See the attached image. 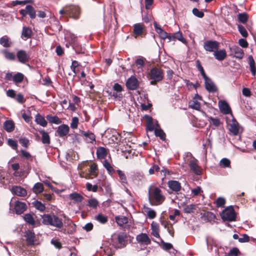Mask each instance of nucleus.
<instances>
[{
  "label": "nucleus",
  "instance_id": "nucleus-44",
  "mask_svg": "<svg viewBox=\"0 0 256 256\" xmlns=\"http://www.w3.org/2000/svg\"><path fill=\"white\" fill-rule=\"evenodd\" d=\"M2 52L4 54V57L6 60H12L16 58V56L14 53L10 52L6 50H3Z\"/></svg>",
  "mask_w": 256,
  "mask_h": 256
},
{
  "label": "nucleus",
  "instance_id": "nucleus-48",
  "mask_svg": "<svg viewBox=\"0 0 256 256\" xmlns=\"http://www.w3.org/2000/svg\"><path fill=\"white\" fill-rule=\"evenodd\" d=\"M24 220L30 224H34L35 220L31 214H26L24 216Z\"/></svg>",
  "mask_w": 256,
  "mask_h": 256
},
{
  "label": "nucleus",
  "instance_id": "nucleus-10",
  "mask_svg": "<svg viewBox=\"0 0 256 256\" xmlns=\"http://www.w3.org/2000/svg\"><path fill=\"white\" fill-rule=\"evenodd\" d=\"M126 234L125 232H120L118 234L117 237L118 242L113 240V246L116 248H122L125 246Z\"/></svg>",
  "mask_w": 256,
  "mask_h": 256
},
{
  "label": "nucleus",
  "instance_id": "nucleus-42",
  "mask_svg": "<svg viewBox=\"0 0 256 256\" xmlns=\"http://www.w3.org/2000/svg\"><path fill=\"white\" fill-rule=\"evenodd\" d=\"M238 20L240 22L245 24L248 20V14L246 12L238 14Z\"/></svg>",
  "mask_w": 256,
  "mask_h": 256
},
{
  "label": "nucleus",
  "instance_id": "nucleus-47",
  "mask_svg": "<svg viewBox=\"0 0 256 256\" xmlns=\"http://www.w3.org/2000/svg\"><path fill=\"white\" fill-rule=\"evenodd\" d=\"M24 75L20 72H18L12 78V80L15 83H20L24 80Z\"/></svg>",
  "mask_w": 256,
  "mask_h": 256
},
{
  "label": "nucleus",
  "instance_id": "nucleus-52",
  "mask_svg": "<svg viewBox=\"0 0 256 256\" xmlns=\"http://www.w3.org/2000/svg\"><path fill=\"white\" fill-rule=\"evenodd\" d=\"M220 164L224 168H229L230 166V161L227 158H223L220 160Z\"/></svg>",
  "mask_w": 256,
  "mask_h": 256
},
{
  "label": "nucleus",
  "instance_id": "nucleus-49",
  "mask_svg": "<svg viewBox=\"0 0 256 256\" xmlns=\"http://www.w3.org/2000/svg\"><path fill=\"white\" fill-rule=\"evenodd\" d=\"M86 188L88 191L96 192L98 190V186L96 184L92 185L90 182H87L86 184Z\"/></svg>",
  "mask_w": 256,
  "mask_h": 256
},
{
  "label": "nucleus",
  "instance_id": "nucleus-38",
  "mask_svg": "<svg viewBox=\"0 0 256 256\" xmlns=\"http://www.w3.org/2000/svg\"><path fill=\"white\" fill-rule=\"evenodd\" d=\"M152 167L154 168V172H158L160 171V174L162 175H163L164 177H165L166 176V174H169V172L166 169L164 168H162V169L160 170V168L158 165L154 164V165H153V166Z\"/></svg>",
  "mask_w": 256,
  "mask_h": 256
},
{
  "label": "nucleus",
  "instance_id": "nucleus-64",
  "mask_svg": "<svg viewBox=\"0 0 256 256\" xmlns=\"http://www.w3.org/2000/svg\"><path fill=\"white\" fill-rule=\"evenodd\" d=\"M8 144L11 146L14 150H16L18 148V143L17 142L12 139H8Z\"/></svg>",
  "mask_w": 256,
  "mask_h": 256
},
{
  "label": "nucleus",
  "instance_id": "nucleus-63",
  "mask_svg": "<svg viewBox=\"0 0 256 256\" xmlns=\"http://www.w3.org/2000/svg\"><path fill=\"white\" fill-rule=\"evenodd\" d=\"M190 108L198 110L200 108V103L197 101H192L190 102Z\"/></svg>",
  "mask_w": 256,
  "mask_h": 256
},
{
  "label": "nucleus",
  "instance_id": "nucleus-55",
  "mask_svg": "<svg viewBox=\"0 0 256 256\" xmlns=\"http://www.w3.org/2000/svg\"><path fill=\"white\" fill-rule=\"evenodd\" d=\"M195 208L196 205L191 204L186 206L184 208V211L185 213L190 214L192 212Z\"/></svg>",
  "mask_w": 256,
  "mask_h": 256
},
{
  "label": "nucleus",
  "instance_id": "nucleus-54",
  "mask_svg": "<svg viewBox=\"0 0 256 256\" xmlns=\"http://www.w3.org/2000/svg\"><path fill=\"white\" fill-rule=\"evenodd\" d=\"M208 120L211 124H212L215 126H218L220 124V122L218 118H213L212 116L208 118Z\"/></svg>",
  "mask_w": 256,
  "mask_h": 256
},
{
  "label": "nucleus",
  "instance_id": "nucleus-2",
  "mask_svg": "<svg viewBox=\"0 0 256 256\" xmlns=\"http://www.w3.org/2000/svg\"><path fill=\"white\" fill-rule=\"evenodd\" d=\"M42 222L44 224L54 227L56 229H60L64 226L62 220L54 213L44 214Z\"/></svg>",
  "mask_w": 256,
  "mask_h": 256
},
{
  "label": "nucleus",
  "instance_id": "nucleus-50",
  "mask_svg": "<svg viewBox=\"0 0 256 256\" xmlns=\"http://www.w3.org/2000/svg\"><path fill=\"white\" fill-rule=\"evenodd\" d=\"M96 220L102 224L106 223L108 221L107 217L101 214L96 216Z\"/></svg>",
  "mask_w": 256,
  "mask_h": 256
},
{
  "label": "nucleus",
  "instance_id": "nucleus-26",
  "mask_svg": "<svg viewBox=\"0 0 256 256\" xmlns=\"http://www.w3.org/2000/svg\"><path fill=\"white\" fill-rule=\"evenodd\" d=\"M108 154L107 150L104 147H99L96 150V156L98 159L104 158Z\"/></svg>",
  "mask_w": 256,
  "mask_h": 256
},
{
  "label": "nucleus",
  "instance_id": "nucleus-19",
  "mask_svg": "<svg viewBox=\"0 0 256 256\" xmlns=\"http://www.w3.org/2000/svg\"><path fill=\"white\" fill-rule=\"evenodd\" d=\"M218 104L220 109L222 113L225 114H231V109L226 102L220 100Z\"/></svg>",
  "mask_w": 256,
  "mask_h": 256
},
{
  "label": "nucleus",
  "instance_id": "nucleus-61",
  "mask_svg": "<svg viewBox=\"0 0 256 256\" xmlns=\"http://www.w3.org/2000/svg\"><path fill=\"white\" fill-rule=\"evenodd\" d=\"M78 118L77 117H74L70 123V127L73 129H76L78 128Z\"/></svg>",
  "mask_w": 256,
  "mask_h": 256
},
{
  "label": "nucleus",
  "instance_id": "nucleus-20",
  "mask_svg": "<svg viewBox=\"0 0 256 256\" xmlns=\"http://www.w3.org/2000/svg\"><path fill=\"white\" fill-rule=\"evenodd\" d=\"M26 208V204L24 202L17 201L14 204V210L16 213L20 214L23 213Z\"/></svg>",
  "mask_w": 256,
  "mask_h": 256
},
{
  "label": "nucleus",
  "instance_id": "nucleus-36",
  "mask_svg": "<svg viewBox=\"0 0 256 256\" xmlns=\"http://www.w3.org/2000/svg\"><path fill=\"white\" fill-rule=\"evenodd\" d=\"M103 165L104 167L106 168V169L107 170L108 174H112L114 173L115 170L113 166L107 160H104V161Z\"/></svg>",
  "mask_w": 256,
  "mask_h": 256
},
{
  "label": "nucleus",
  "instance_id": "nucleus-30",
  "mask_svg": "<svg viewBox=\"0 0 256 256\" xmlns=\"http://www.w3.org/2000/svg\"><path fill=\"white\" fill-rule=\"evenodd\" d=\"M152 234L156 238H160L159 234V226L156 222H152L151 224Z\"/></svg>",
  "mask_w": 256,
  "mask_h": 256
},
{
  "label": "nucleus",
  "instance_id": "nucleus-22",
  "mask_svg": "<svg viewBox=\"0 0 256 256\" xmlns=\"http://www.w3.org/2000/svg\"><path fill=\"white\" fill-rule=\"evenodd\" d=\"M81 134L86 137V140L88 143H93L96 142L95 135L90 131L85 132L84 130L81 131Z\"/></svg>",
  "mask_w": 256,
  "mask_h": 256
},
{
  "label": "nucleus",
  "instance_id": "nucleus-28",
  "mask_svg": "<svg viewBox=\"0 0 256 256\" xmlns=\"http://www.w3.org/2000/svg\"><path fill=\"white\" fill-rule=\"evenodd\" d=\"M230 131L234 135L236 136L238 133V123L233 118V120L231 124H230Z\"/></svg>",
  "mask_w": 256,
  "mask_h": 256
},
{
  "label": "nucleus",
  "instance_id": "nucleus-34",
  "mask_svg": "<svg viewBox=\"0 0 256 256\" xmlns=\"http://www.w3.org/2000/svg\"><path fill=\"white\" fill-rule=\"evenodd\" d=\"M0 44L4 47L8 48L11 46L12 42L9 40L8 38L4 36L0 38Z\"/></svg>",
  "mask_w": 256,
  "mask_h": 256
},
{
  "label": "nucleus",
  "instance_id": "nucleus-58",
  "mask_svg": "<svg viewBox=\"0 0 256 256\" xmlns=\"http://www.w3.org/2000/svg\"><path fill=\"white\" fill-rule=\"evenodd\" d=\"M34 205L35 208L40 211H44L46 209L45 206L40 202L36 201Z\"/></svg>",
  "mask_w": 256,
  "mask_h": 256
},
{
  "label": "nucleus",
  "instance_id": "nucleus-33",
  "mask_svg": "<svg viewBox=\"0 0 256 256\" xmlns=\"http://www.w3.org/2000/svg\"><path fill=\"white\" fill-rule=\"evenodd\" d=\"M46 118L47 120L52 124H58L62 122L60 119L57 116H53L50 114H48L46 116Z\"/></svg>",
  "mask_w": 256,
  "mask_h": 256
},
{
  "label": "nucleus",
  "instance_id": "nucleus-11",
  "mask_svg": "<svg viewBox=\"0 0 256 256\" xmlns=\"http://www.w3.org/2000/svg\"><path fill=\"white\" fill-rule=\"evenodd\" d=\"M16 57L19 62L22 64H26L28 62L30 59V54L25 50H22L17 52Z\"/></svg>",
  "mask_w": 256,
  "mask_h": 256
},
{
  "label": "nucleus",
  "instance_id": "nucleus-6",
  "mask_svg": "<svg viewBox=\"0 0 256 256\" xmlns=\"http://www.w3.org/2000/svg\"><path fill=\"white\" fill-rule=\"evenodd\" d=\"M66 11L67 12V15L70 18L75 20L79 18L80 10L78 6L74 5L66 6Z\"/></svg>",
  "mask_w": 256,
  "mask_h": 256
},
{
  "label": "nucleus",
  "instance_id": "nucleus-4",
  "mask_svg": "<svg viewBox=\"0 0 256 256\" xmlns=\"http://www.w3.org/2000/svg\"><path fill=\"white\" fill-rule=\"evenodd\" d=\"M82 172L83 174V176L86 179H92L96 178L98 174V167L96 164H92L90 165L88 168L85 169L83 168L82 169Z\"/></svg>",
  "mask_w": 256,
  "mask_h": 256
},
{
  "label": "nucleus",
  "instance_id": "nucleus-62",
  "mask_svg": "<svg viewBox=\"0 0 256 256\" xmlns=\"http://www.w3.org/2000/svg\"><path fill=\"white\" fill-rule=\"evenodd\" d=\"M20 143L22 144V146L27 148L28 147V144L29 142V140L28 138L24 137H22L19 139Z\"/></svg>",
  "mask_w": 256,
  "mask_h": 256
},
{
  "label": "nucleus",
  "instance_id": "nucleus-14",
  "mask_svg": "<svg viewBox=\"0 0 256 256\" xmlns=\"http://www.w3.org/2000/svg\"><path fill=\"white\" fill-rule=\"evenodd\" d=\"M70 128L66 124H62L58 126L56 130L58 136L60 138L66 136L69 132Z\"/></svg>",
  "mask_w": 256,
  "mask_h": 256
},
{
  "label": "nucleus",
  "instance_id": "nucleus-60",
  "mask_svg": "<svg viewBox=\"0 0 256 256\" xmlns=\"http://www.w3.org/2000/svg\"><path fill=\"white\" fill-rule=\"evenodd\" d=\"M225 202V199L222 197L218 198L216 201V204L218 207H223Z\"/></svg>",
  "mask_w": 256,
  "mask_h": 256
},
{
  "label": "nucleus",
  "instance_id": "nucleus-37",
  "mask_svg": "<svg viewBox=\"0 0 256 256\" xmlns=\"http://www.w3.org/2000/svg\"><path fill=\"white\" fill-rule=\"evenodd\" d=\"M26 10L27 14H28L32 19L34 18L36 16V12L34 8L30 5L26 6Z\"/></svg>",
  "mask_w": 256,
  "mask_h": 256
},
{
  "label": "nucleus",
  "instance_id": "nucleus-23",
  "mask_svg": "<svg viewBox=\"0 0 256 256\" xmlns=\"http://www.w3.org/2000/svg\"><path fill=\"white\" fill-rule=\"evenodd\" d=\"M168 39L170 40H178L184 44H186V40L183 38L182 34L180 32H176L173 34H170Z\"/></svg>",
  "mask_w": 256,
  "mask_h": 256
},
{
  "label": "nucleus",
  "instance_id": "nucleus-16",
  "mask_svg": "<svg viewBox=\"0 0 256 256\" xmlns=\"http://www.w3.org/2000/svg\"><path fill=\"white\" fill-rule=\"evenodd\" d=\"M168 186L171 190L177 193L180 192L182 188L180 183L177 180H169L168 182Z\"/></svg>",
  "mask_w": 256,
  "mask_h": 256
},
{
  "label": "nucleus",
  "instance_id": "nucleus-15",
  "mask_svg": "<svg viewBox=\"0 0 256 256\" xmlns=\"http://www.w3.org/2000/svg\"><path fill=\"white\" fill-rule=\"evenodd\" d=\"M136 240L138 242L142 244L148 245L151 242L148 236L144 233H142L136 236Z\"/></svg>",
  "mask_w": 256,
  "mask_h": 256
},
{
  "label": "nucleus",
  "instance_id": "nucleus-43",
  "mask_svg": "<svg viewBox=\"0 0 256 256\" xmlns=\"http://www.w3.org/2000/svg\"><path fill=\"white\" fill-rule=\"evenodd\" d=\"M98 205V202L96 198H92L88 201V206L92 208H96Z\"/></svg>",
  "mask_w": 256,
  "mask_h": 256
},
{
  "label": "nucleus",
  "instance_id": "nucleus-41",
  "mask_svg": "<svg viewBox=\"0 0 256 256\" xmlns=\"http://www.w3.org/2000/svg\"><path fill=\"white\" fill-rule=\"evenodd\" d=\"M21 152V156L24 158L26 160L28 161L32 162L33 160L34 156H32L30 152H28L27 151H26L24 150H20Z\"/></svg>",
  "mask_w": 256,
  "mask_h": 256
},
{
  "label": "nucleus",
  "instance_id": "nucleus-35",
  "mask_svg": "<svg viewBox=\"0 0 256 256\" xmlns=\"http://www.w3.org/2000/svg\"><path fill=\"white\" fill-rule=\"evenodd\" d=\"M249 64L250 66V71L253 76H256V67L255 66V62L252 56H248Z\"/></svg>",
  "mask_w": 256,
  "mask_h": 256
},
{
  "label": "nucleus",
  "instance_id": "nucleus-29",
  "mask_svg": "<svg viewBox=\"0 0 256 256\" xmlns=\"http://www.w3.org/2000/svg\"><path fill=\"white\" fill-rule=\"evenodd\" d=\"M40 132L42 136V142L44 144H50V137L48 134L44 130H40Z\"/></svg>",
  "mask_w": 256,
  "mask_h": 256
},
{
  "label": "nucleus",
  "instance_id": "nucleus-25",
  "mask_svg": "<svg viewBox=\"0 0 256 256\" xmlns=\"http://www.w3.org/2000/svg\"><path fill=\"white\" fill-rule=\"evenodd\" d=\"M116 221L118 225L125 228L128 225V218L125 216H118L116 217Z\"/></svg>",
  "mask_w": 256,
  "mask_h": 256
},
{
  "label": "nucleus",
  "instance_id": "nucleus-17",
  "mask_svg": "<svg viewBox=\"0 0 256 256\" xmlns=\"http://www.w3.org/2000/svg\"><path fill=\"white\" fill-rule=\"evenodd\" d=\"M12 192L19 196H25L27 194L26 190L20 186H14L12 188Z\"/></svg>",
  "mask_w": 256,
  "mask_h": 256
},
{
  "label": "nucleus",
  "instance_id": "nucleus-5",
  "mask_svg": "<svg viewBox=\"0 0 256 256\" xmlns=\"http://www.w3.org/2000/svg\"><path fill=\"white\" fill-rule=\"evenodd\" d=\"M221 217L224 221H234L236 218V214L234 208L232 206L226 208L222 212Z\"/></svg>",
  "mask_w": 256,
  "mask_h": 256
},
{
  "label": "nucleus",
  "instance_id": "nucleus-9",
  "mask_svg": "<svg viewBox=\"0 0 256 256\" xmlns=\"http://www.w3.org/2000/svg\"><path fill=\"white\" fill-rule=\"evenodd\" d=\"M190 170L196 175L200 176L202 174L201 168L198 166V161L196 159L190 160L188 163Z\"/></svg>",
  "mask_w": 256,
  "mask_h": 256
},
{
  "label": "nucleus",
  "instance_id": "nucleus-1",
  "mask_svg": "<svg viewBox=\"0 0 256 256\" xmlns=\"http://www.w3.org/2000/svg\"><path fill=\"white\" fill-rule=\"evenodd\" d=\"M148 198L152 206H156L162 204L166 198L160 188L151 186L148 190Z\"/></svg>",
  "mask_w": 256,
  "mask_h": 256
},
{
  "label": "nucleus",
  "instance_id": "nucleus-51",
  "mask_svg": "<svg viewBox=\"0 0 256 256\" xmlns=\"http://www.w3.org/2000/svg\"><path fill=\"white\" fill-rule=\"evenodd\" d=\"M142 29L140 24H136L134 25V32L137 36L140 35L142 32Z\"/></svg>",
  "mask_w": 256,
  "mask_h": 256
},
{
  "label": "nucleus",
  "instance_id": "nucleus-53",
  "mask_svg": "<svg viewBox=\"0 0 256 256\" xmlns=\"http://www.w3.org/2000/svg\"><path fill=\"white\" fill-rule=\"evenodd\" d=\"M238 32H240V33L241 34V35L243 37L246 38L248 36V32H247L246 29L244 28V27L243 26L238 24Z\"/></svg>",
  "mask_w": 256,
  "mask_h": 256
},
{
  "label": "nucleus",
  "instance_id": "nucleus-18",
  "mask_svg": "<svg viewBox=\"0 0 256 256\" xmlns=\"http://www.w3.org/2000/svg\"><path fill=\"white\" fill-rule=\"evenodd\" d=\"M26 241L28 245L32 246L36 242V235L32 230H28L26 233Z\"/></svg>",
  "mask_w": 256,
  "mask_h": 256
},
{
  "label": "nucleus",
  "instance_id": "nucleus-24",
  "mask_svg": "<svg viewBox=\"0 0 256 256\" xmlns=\"http://www.w3.org/2000/svg\"><path fill=\"white\" fill-rule=\"evenodd\" d=\"M214 55L216 59L219 61L223 60L226 56V53L224 50H216Z\"/></svg>",
  "mask_w": 256,
  "mask_h": 256
},
{
  "label": "nucleus",
  "instance_id": "nucleus-8",
  "mask_svg": "<svg viewBox=\"0 0 256 256\" xmlns=\"http://www.w3.org/2000/svg\"><path fill=\"white\" fill-rule=\"evenodd\" d=\"M139 82L134 76H131L126 82V86L128 90H136L139 86Z\"/></svg>",
  "mask_w": 256,
  "mask_h": 256
},
{
  "label": "nucleus",
  "instance_id": "nucleus-56",
  "mask_svg": "<svg viewBox=\"0 0 256 256\" xmlns=\"http://www.w3.org/2000/svg\"><path fill=\"white\" fill-rule=\"evenodd\" d=\"M66 38L69 41L70 44H74L76 40V36L74 34H67Z\"/></svg>",
  "mask_w": 256,
  "mask_h": 256
},
{
  "label": "nucleus",
  "instance_id": "nucleus-39",
  "mask_svg": "<svg viewBox=\"0 0 256 256\" xmlns=\"http://www.w3.org/2000/svg\"><path fill=\"white\" fill-rule=\"evenodd\" d=\"M32 190L35 194H40L44 190L43 184L40 182H37L34 185Z\"/></svg>",
  "mask_w": 256,
  "mask_h": 256
},
{
  "label": "nucleus",
  "instance_id": "nucleus-45",
  "mask_svg": "<svg viewBox=\"0 0 256 256\" xmlns=\"http://www.w3.org/2000/svg\"><path fill=\"white\" fill-rule=\"evenodd\" d=\"M154 134L156 136H159L161 140H165L166 134L161 128H156L154 130Z\"/></svg>",
  "mask_w": 256,
  "mask_h": 256
},
{
  "label": "nucleus",
  "instance_id": "nucleus-40",
  "mask_svg": "<svg viewBox=\"0 0 256 256\" xmlns=\"http://www.w3.org/2000/svg\"><path fill=\"white\" fill-rule=\"evenodd\" d=\"M116 172L120 178V182L122 184H124L127 183L126 177L124 173L121 170H118Z\"/></svg>",
  "mask_w": 256,
  "mask_h": 256
},
{
  "label": "nucleus",
  "instance_id": "nucleus-59",
  "mask_svg": "<svg viewBox=\"0 0 256 256\" xmlns=\"http://www.w3.org/2000/svg\"><path fill=\"white\" fill-rule=\"evenodd\" d=\"M192 12L193 14L198 18H202L204 16V13L196 8H193Z\"/></svg>",
  "mask_w": 256,
  "mask_h": 256
},
{
  "label": "nucleus",
  "instance_id": "nucleus-32",
  "mask_svg": "<svg viewBox=\"0 0 256 256\" xmlns=\"http://www.w3.org/2000/svg\"><path fill=\"white\" fill-rule=\"evenodd\" d=\"M69 198L76 202H81L84 199L83 196L80 194L74 192L69 195Z\"/></svg>",
  "mask_w": 256,
  "mask_h": 256
},
{
  "label": "nucleus",
  "instance_id": "nucleus-7",
  "mask_svg": "<svg viewBox=\"0 0 256 256\" xmlns=\"http://www.w3.org/2000/svg\"><path fill=\"white\" fill-rule=\"evenodd\" d=\"M204 49L209 52H214L219 48V43L216 40H207L204 44Z\"/></svg>",
  "mask_w": 256,
  "mask_h": 256
},
{
  "label": "nucleus",
  "instance_id": "nucleus-57",
  "mask_svg": "<svg viewBox=\"0 0 256 256\" xmlns=\"http://www.w3.org/2000/svg\"><path fill=\"white\" fill-rule=\"evenodd\" d=\"M204 216L207 218L208 222L214 221L216 218V216L212 212H208L204 214Z\"/></svg>",
  "mask_w": 256,
  "mask_h": 256
},
{
  "label": "nucleus",
  "instance_id": "nucleus-3",
  "mask_svg": "<svg viewBox=\"0 0 256 256\" xmlns=\"http://www.w3.org/2000/svg\"><path fill=\"white\" fill-rule=\"evenodd\" d=\"M148 74V78L150 80V84L153 85L161 81L164 76L163 70L157 67L152 68Z\"/></svg>",
  "mask_w": 256,
  "mask_h": 256
},
{
  "label": "nucleus",
  "instance_id": "nucleus-21",
  "mask_svg": "<svg viewBox=\"0 0 256 256\" xmlns=\"http://www.w3.org/2000/svg\"><path fill=\"white\" fill-rule=\"evenodd\" d=\"M32 32L29 27L24 26L22 28L21 38L24 40L31 38Z\"/></svg>",
  "mask_w": 256,
  "mask_h": 256
},
{
  "label": "nucleus",
  "instance_id": "nucleus-12",
  "mask_svg": "<svg viewBox=\"0 0 256 256\" xmlns=\"http://www.w3.org/2000/svg\"><path fill=\"white\" fill-rule=\"evenodd\" d=\"M231 54L236 58L242 59L244 56L243 50L238 46H232L230 47Z\"/></svg>",
  "mask_w": 256,
  "mask_h": 256
},
{
  "label": "nucleus",
  "instance_id": "nucleus-46",
  "mask_svg": "<svg viewBox=\"0 0 256 256\" xmlns=\"http://www.w3.org/2000/svg\"><path fill=\"white\" fill-rule=\"evenodd\" d=\"M146 118L148 122L147 124V129L150 131H152L154 128V125L152 122V118L151 116H146Z\"/></svg>",
  "mask_w": 256,
  "mask_h": 256
},
{
  "label": "nucleus",
  "instance_id": "nucleus-31",
  "mask_svg": "<svg viewBox=\"0 0 256 256\" xmlns=\"http://www.w3.org/2000/svg\"><path fill=\"white\" fill-rule=\"evenodd\" d=\"M4 128L8 132H11L14 128V124L12 120H6L4 124Z\"/></svg>",
  "mask_w": 256,
  "mask_h": 256
},
{
  "label": "nucleus",
  "instance_id": "nucleus-27",
  "mask_svg": "<svg viewBox=\"0 0 256 256\" xmlns=\"http://www.w3.org/2000/svg\"><path fill=\"white\" fill-rule=\"evenodd\" d=\"M36 122L40 126L45 127L47 125V122L44 118L39 114H37L35 116Z\"/></svg>",
  "mask_w": 256,
  "mask_h": 256
},
{
  "label": "nucleus",
  "instance_id": "nucleus-13",
  "mask_svg": "<svg viewBox=\"0 0 256 256\" xmlns=\"http://www.w3.org/2000/svg\"><path fill=\"white\" fill-rule=\"evenodd\" d=\"M204 80L206 88L208 92H216V86L209 77H208Z\"/></svg>",
  "mask_w": 256,
  "mask_h": 256
}]
</instances>
